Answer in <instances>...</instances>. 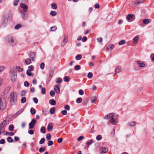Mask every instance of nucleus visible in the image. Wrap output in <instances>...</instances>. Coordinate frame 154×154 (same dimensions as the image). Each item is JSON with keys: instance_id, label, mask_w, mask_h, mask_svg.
Listing matches in <instances>:
<instances>
[{"instance_id": "obj_1", "label": "nucleus", "mask_w": 154, "mask_h": 154, "mask_svg": "<svg viewBox=\"0 0 154 154\" xmlns=\"http://www.w3.org/2000/svg\"><path fill=\"white\" fill-rule=\"evenodd\" d=\"M10 101L12 102L13 103V104H14L17 102V95L16 94L13 92L10 94Z\"/></svg>"}, {"instance_id": "obj_2", "label": "nucleus", "mask_w": 154, "mask_h": 154, "mask_svg": "<svg viewBox=\"0 0 154 154\" xmlns=\"http://www.w3.org/2000/svg\"><path fill=\"white\" fill-rule=\"evenodd\" d=\"M19 12L21 14V17L24 20L27 19L28 17V14L26 13L27 11L22 10H20Z\"/></svg>"}, {"instance_id": "obj_3", "label": "nucleus", "mask_w": 154, "mask_h": 154, "mask_svg": "<svg viewBox=\"0 0 154 154\" xmlns=\"http://www.w3.org/2000/svg\"><path fill=\"white\" fill-rule=\"evenodd\" d=\"M36 121L35 119H32L31 122L29 124V129H32L33 128L36 123Z\"/></svg>"}, {"instance_id": "obj_4", "label": "nucleus", "mask_w": 154, "mask_h": 154, "mask_svg": "<svg viewBox=\"0 0 154 154\" xmlns=\"http://www.w3.org/2000/svg\"><path fill=\"white\" fill-rule=\"evenodd\" d=\"M8 41L9 44L12 45H16V41H15L14 38L12 37H9L8 39Z\"/></svg>"}, {"instance_id": "obj_5", "label": "nucleus", "mask_w": 154, "mask_h": 154, "mask_svg": "<svg viewBox=\"0 0 154 154\" xmlns=\"http://www.w3.org/2000/svg\"><path fill=\"white\" fill-rule=\"evenodd\" d=\"M114 115V113H111L104 116L103 118L105 119H108L113 116Z\"/></svg>"}, {"instance_id": "obj_6", "label": "nucleus", "mask_w": 154, "mask_h": 154, "mask_svg": "<svg viewBox=\"0 0 154 154\" xmlns=\"http://www.w3.org/2000/svg\"><path fill=\"white\" fill-rule=\"evenodd\" d=\"M6 17L4 19V21L2 23V25L4 26V27L6 26L9 18V15H6Z\"/></svg>"}, {"instance_id": "obj_7", "label": "nucleus", "mask_w": 154, "mask_h": 154, "mask_svg": "<svg viewBox=\"0 0 154 154\" xmlns=\"http://www.w3.org/2000/svg\"><path fill=\"white\" fill-rule=\"evenodd\" d=\"M109 122L113 125H116L118 123V120L117 119H114V118H112L109 120Z\"/></svg>"}, {"instance_id": "obj_8", "label": "nucleus", "mask_w": 154, "mask_h": 154, "mask_svg": "<svg viewBox=\"0 0 154 154\" xmlns=\"http://www.w3.org/2000/svg\"><path fill=\"white\" fill-rule=\"evenodd\" d=\"M134 16V14H129L126 17V19L129 22L132 21L133 20H131Z\"/></svg>"}, {"instance_id": "obj_9", "label": "nucleus", "mask_w": 154, "mask_h": 154, "mask_svg": "<svg viewBox=\"0 0 154 154\" xmlns=\"http://www.w3.org/2000/svg\"><path fill=\"white\" fill-rule=\"evenodd\" d=\"M53 129V125L51 122H50L48 126L47 129L48 131H51Z\"/></svg>"}, {"instance_id": "obj_10", "label": "nucleus", "mask_w": 154, "mask_h": 154, "mask_svg": "<svg viewBox=\"0 0 154 154\" xmlns=\"http://www.w3.org/2000/svg\"><path fill=\"white\" fill-rule=\"evenodd\" d=\"M10 75L11 76H17V71L15 69H11L10 70Z\"/></svg>"}, {"instance_id": "obj_11", "label": "nucleus", "mask_w": 154, "mask_h": 154, "mask_svg": "<svg viewBox=\"0 0 154 154\" xmlns=\"http://www.w3.org/2000/svg\"><path fill=\"white\" fill-rule=\"evenodd\" d=\"M23 111V109H20L19 110L17 111L14 115L13 117L15 118L16 117L18 116L21 113H22Z\"/></svg>"}, {"instance_id": "obj_12", "label": "nucleus", "mask_w": 154, "mask_h": 154, "mask_svg": "<svg viewBox=\"0 0 154 154\" xmlns=\"http://www.w3.org/2000/svg\"><path fill=\"white\" fill-rule=\"evenodd\" d=\"M137 63L139 65V67L140 68L143 67L145 66V64L143 63L140 61H137Z\"/></svg>"}, {"instance_id": "obj_13", "label": "nucleus", "mask_w": 154, "mask_h": 154, "mask_svg": "<svg viewBox=\"0 0 154 154\" xmlns=\"http://www.w3.org/2000/svg\"><path fill=\"white\" fill-rule=\"evenodd\" d=\"M144 1V0H137L134 2V5H137L138 4L143 3Z\"/></svg>"}, {"instance_id": "obj_14", "label": "nucleus", "mask_w": 154, "mask_h": 154, "mask_svg": "<svg viewBox=\"0 0 154 154\" xmlns=\"http://www.w3.org/2000/svg\"><path fill=\"white\" fill-rule=\"evenodd\" d=\"M20 5L21 7L23 9L25 10H27L28 9V6L24 4L21 3L20 4Z\"/></svg>"}, {"instance_id": "obj_15", "label": "nucleus", "mask_w": 154, "mask_h": 154, "mask_svg": "<svg viewBox=\"0 0 154 154\" xmlns=\"http://www.w3.org/2000/svg\"><path fill=\"white\" fill-rule=\"evenodd\" d=\"M7 121L6 119L4 120L0 124V125L4 127H5L8 124V123H7Z\"/></svg>"}, {"instance_id": "obj_16", "label": "nucleus", "mask_w": 154, "mask_h": 154, "mask_svg": "<svg viewBox=\"0 0 154 154\" xmlns=\"http://www.w3.org/2000/svg\"><path fill=\"white\" fill-rule=\"evenodd\" d=\"M138 35L135 37L133 39V43L134 44H136L137 43L138 41L139 40Z\"/></svg>"}, {"instance_id": "obj_17", "label": "nucleus", "mask_w": 154, "mask_h": 154, "mask_svg": "<svg viewBox=\"0 0 154 154\" xmlns=\"http://www.w3.org/2000/svg\"><path fill=\"white\" fill-rule=\"evenodd\" d=\"M54 90L57 93H59L60 92V88L58 85H56L54 88Z\"/></svg>"}, {"instance_id": "obj_18", "label": "nucleus", "mask_w": 154, "mask_h": 154, "mask_svg": "<svg viewBox=\"0 0 154 154\" xmlns=\"http://www.w3.org/2000/svg\"><path fill=\"white\" fill-rule=\"evenodd\" d=\"M49 103L51 105L54 106L56 104V101L54 99H51L49 100Z\"/></svg>"}, {"instance_id": "obj_19", "label": "nucleus", "mask_w": 154, "mask_h": 154, "mask_svg": "<svg viewBox=\"0 0 154 154\" xmlns=\"http://www.w3.org/2000/svg\"><path fill=\"white\" fill-rule=\"evenodd\" d=\"M54 70V69H50V72L49 75V77H50V79L52 77Z\"/></svg>"}, {"instance_id": "obj_20", "label": "nucleus", "mask_w": 154, "mask_h": 154, "mask_svg": "<svg viewBox=\"0 0 154 154\" xmlns=\"http://www.w3.org/2000/svg\"><path fill=\"white\" fill-rule=\"evenodd\" d=\"M10 76L11 78V81L13 82H14L15 81L16 79H17V76H16V75H15V76H14V75H13V76L10 75Z\"/></svg>"}, {"instance_id": "obj_21", "label": "nucleus", "mask_w": 154, "mask_h": 154, "mask_svg": "<svg viewBox=\"0 0 154 154\" xmlns=\"http://www.w3.org/2000/svg\"><path fill=\"white\" fill-rule=\"evenodd\" d=\"M150 23L149 19H145L143 20V23L145 24L146 25Z\"/></svg>"}, {"instance_id": "obj_22", "label": "nucleus", "mask_w": 154, "mask_h": 154, "mask_svg": "<svg viewBox=\"0 0 154 154\" xmlns=\"http://www.w3.org/2000/svg\"><path fill=\"white\" fill-rule=\"evenodd\" d=\"M121 67L119 66H118L115 70V73H119L121 71Z\"/></svg>"}, {"instance_id": "obj_23", "label": "nucleus", "mask_w": 154, "mask_h": 154, "mask_svg": "<svg viewBox=\"0 0 154 154\" xmlns=\"http://www.w3.org/2000/svg\"><path fill=\"white\" fill-rule=\"evenodd\" d=\"M108 150V149L107 147H103L102 149V152L103 153H105L107 152Z\"/></svg>"}, {"instance_id": "obj_24", "label": "nucleus", "mask_w": 154, "mask_h": 154, "mask_svg": "<svg viewBox=\"0 0 154 154\" xmlns=\"http://www.w3.org/2000/svg\"><path fill=\"white\" fill-rule=\"evenodd\" d=\"M7 141L9 143H12L15 141L13 140L12 138L10 137H9L7 138Z\"/></svg>"}, {"instance_id": "obj_25", "label": "nucleus", "mask_w": 154, "mask_h": 154, "mask_svg": "<svg viewBox=\"0 0 154 154\" xmlns=\"http://www.w3.org/2000/svg\"><path fill=\"white\" fill-rule=\"evenodd\" d=\"M63 80L65 82H68L70 80V78L68 76H65L63 78Z\"/></svg>"}, {"instance_id": "obj_26", "label": "nucleus", "mask_w": 154, "mask_h": 154, "mask_svg": "<svg viewBox=\"0 0 154 154\" xmlns=\"http://www.w3.org/2000/svg\"><path fill=\"white\" fill-rule=\"evenodd\" d=\"M28 69L27 71L31 72L33 71L34 69V67L33 65H31L28 66Z\"/></svg>"}, {"instance_id": "obj_27", "label": "nucleus", "mask_w": 154, "mask_h": 154, "mask_svg": "<svg viewBox=\"0 0 154 154\" xmlns=\"http://www.w3.org/2000/svg\"><path fill=\"white\" fill-rule=\"evenodd\" d=\"M30 112L32 115H34L35 114L36 111L34 108H32L30 109Z\"/></svg>"}, {"instance_id": "obj_28", "label": "nucleus", "mask_w": 154, "mask_h": 154, "mask_svg": "<svg viewBox=\"0 0 154 154\" xmlns=\"http://www.w3.org/2000/svg\"><path fill=\"white\" fill-rule=\"evenodd\" d=\"M56 109L54 107H52L50 109V113L52 114L54 113Z\"/></svg>"}, {"instance_id": "obj_29", "label": "nucleus", "mask_w": 154, "mask_h": 154, "mask_svg": "<svg viewBox=\"0 0 154 154\" xmlns=\"http://www.w3.org/2000/svg\"><path fill=\"white\" fill-rule=\"evenodd\" d=\"M26 74L29 76L32 77L34 76V74L33 73H32L31 72L26 71Z\"/></svg>"}, {"instance_id": "obj_30", "label": "nucleus", "mask_w": 154, "mask_h": 154, "mask_svg": "<svg viewBox=\"0 0 154 154\" xmlns=\"http://www.w3.org/2000/svg\"><path fill=\"white\" fill-rule=\"evenodd\" d=\"M46 148L45 147H41L39 149V151L40 153L43 152L45 150H46Z\"/></svg>"}, {"instance_id": "obj_31", "label": "nucleus", "mask_w": 154, "mask_h": 154, "mask_svg": "<svg viewBox=\"0 0 154 154\" xmlns=\"http://www.w3.org/2000/svg\"><path fill=\"white\" fill-rule=\"evenodd\" d=\"M128 124L131 127H133L136 125V122H131L129 123Z\"/></svg>"}, {"instance_id": "obj_32", "label": "nucleus", "mask_w": 154, "mask_h": 154, "mask_svg": "<svg viewBox=\"0 0 154 154\" xmlns=\"http://www.w3.org/2000/svg\"><path fill=\"white\" fill-rule=\"evenodd\" d=\"M67 38H65L61 42V45H64L67 42Z\"/></svg>"}, {"instance_id": "obj_33", "label": "nucleus", "mask_w": 154, "mask_h": 154, "mask_svg": "<svg viewBox=\"0 0 154 154\" xmlns=\"http://www.w3.org/2000/svg\"><path fill=\"white\" fill-rule=\"evenodd\" d=\"M14 128V125H10L9 126L8 129L9 131H13Z\"/></svg>"}, {"instance_id": "obj_34", "label": "nucleus", "mask_w": 154, "mask_h": 154, "mask_svg": "<svg viewBox=\"0 0 154 154\" xmlns=\"http://www.w3.org/2000/svg\"><path fill=\"white\" fill-rule=\"evenodd\" d=\"M45 138H42L41 140H40L39 142V143L40 144H43L45 143Z\"/></svg>"}, {"instance_id": "obj_35", "label": "nucleus", "mask_w": 154, "mask_h": 154, "mask_svg": "<svg viewBox=\"0 0 154 154\" xmlns=\"http://www.w3.org/2000/svg\"><path fill=\"white\" fill-rule=\"evenodd\" d=\"M5 133H6L5 134V135H9L11 136H13L14 135V133L12 132H8L7 131H5Z\"/></svg>"}, {"instance_id": "obj_36", "label": "nucleus", "mask_w": 154, "mask_h": 154, "mask_svg": "<svg viewBox=\"0 0 154 154\" xmlns=\"http://www.w3.org/2000/svg\"><path fill=\"white\" fill-rule=\"evenodd\" d=\"M82 55L81 54H77V55L76 56V59L78 60H79L82 58Z\"/></svg>"}, {"instance_id": "obj_37", "label": "nucleus", "mask_w": 154, "mask_h": 154, "mask_svg": "<svg viewBox=\"0 0 154 154\" xmlns=\"http://www.w3.org/2000/svg\"><path fill=\"white\" fill-rule=\"evenodd\" d=\"M88 99L87 98H85L84 100L82 102L83 105L84 106H86L87 105L88 103Z\"/></svg>"}, {"instance_id": "obj_38", "label": "nucleus", "mask_w": 154, "mask_h": 154, "mask_svg": "<svg viewBox=\"0 0 154 154\" xmlns=\"http://www.w3.org/2000/svg\"><path fill=\"white\" fill-rule=\"evenodd\" d=\"M125 40H122L119 42L118 44L119 45H121L125 44Z\"/></svg>"}, {"instance_id": "obj_39", "label": "nucleus", "mask_w": 154, "mask_h": 154, "mask_svg": "<svg viewBox=\"0 0 154 154\" xmlns=\"http://www.w3.org/2000/svg\"><path fill=\"white\" fill-rule=\"evenodd\" d=\"M82 99L81 97H79L76 100V102L77 103H79L82 102Z\"/></svg>"}, {"instance_id": "obj_40", "label": "nucleus", "mask_w": 154, "mask_h": 154, "mask_svg": "<svg viewBox=\"0 0 154 154\" xmlns=\"http://www.w3.org/2000/svg\"><path fill=\"white\" fill-rule=\"evenodd\" d=\"M41 132L43 134H44L45 132V128L44 126H42L40 129Z\"/></svg>"}, {"instance_id": "obj_41", "label": "nucleus", "mask_w": 154, "mask_h": 154, "mask_svg": "<svg viewBox=\"0 0 154 154\" xmlns=\"http://www.w3.org/2000/svg\"><path fill=\"white\" fill-rule=\"evenodd\" d=\"M51 135L50 134H48L46 136V138L47 140H49L51 139Z\"/></svg>"}, {"instance_id": "obj_42", "label": "nucleus", "mask_w": 154, "mask_h": 154, "mask_svg": "<svg viewBox=\"0 0 154 154\" xmlns=\"http://www.w3.org/2000/svg\"><path fill=\"white\" fill-rule=\"evenodd\" d=\"M22 27V25L21 24H18L16 25L14 27V29H18Z\"/></svg>"}, {"instance_id": "obj_43", "label": "nucleus", "mask_w": 154, "mask_h": 154, "mask_svg": "<svg viewBox=\"0 0 154 154\" xmlns=\"http://www.w3.org/2000/svg\"><path fill=\"white\" fill-rule=\"evenodd\" d=\"M50 95L51 97H54L55 95V92L53 90H51L50 92Z\"/></svg>"}, {"instance_id": "obj_44", "label": "nucleus", "mask_w": 154, "mask_h": 154, "mask_svg": "<svg viewBox=\"0 0 154 154\" xmlns=\"http://www.w3.org/2000/svg\"><path fill=\"white\" fill-rule=\"evenodd\" d=\"M25 61L27 64L29 65L31 61L29 58H27L26 60Z\"/></svg>"}, {"instance_id": "obj_45", "label": "nucleus", "mask_w": 154, "mask_h": 154, "mask_svg": "<svg viewBox=\"0 0 154 154\" xmlns=\"http://www.w3.org/2000/svg\"><path fill=\"white\" fill-rule=\"evenodd\" d=\"M26 101V98L25 97H22L21 100V102L22 103H24Z\"/></svg>"}, {"instance_id": "obj_46", "label": "nucleus", "mask_w": 154, "mask_h": 154, "mask_svg": "<svg viewBox=\"0 0 154 154\" xmlns=\"http://www.w3.org/2000/svg\"><path fill=\"white\" fill-rule=\"evenodd\" d=\"M57 12L55 11H51L50 15L52 16H55L57 14Z\"/></svg>"}, {"instance_id": "obj_47", "label": "nucleus", "mask_w": 154, "mask_h": 154, "mask_svg": "<svg viewBox=\"0 0 154 154\" xmlns=\"http://www.w3.org/2000/svg\"><path fill=\"white\" fill-rule=\"evenodd\" d=\"M94 142L93 140L92 139H91L88 141L87 143V144L88 145H89L91 144L92 143Z\"/></svg>"}, {"instance_id": "obj_48", "label": "nucleus", "mask_w": 154, "mask_h": 154, "mask_svg": "<svg viewBox=\"0 0 154 154\" xmlns=\"http://www.w3.org/2000/svg\"><path fill=\"white\" fill-rule=\"evenodd\" d=\"M57 29V28L56 26H54L51 27L50 29L52 31H54L56 30Z\"/></svg>"}, {"instance_id": "obj_49", "label": "nucleus", "mask_w": 154, "mask_h": 154, "mask_svg": "<svg viewBox=\"0 0 154 154\" xmlns=\"http://www.w3.org/2000/svg\"><path fill=\"white\" fill-rule=\"evenodd\" d=\"M64 109L67 110H69L70 109V107L68 105H66L65 106Z\"/></svg>"}, {"instance_id": "obj_50", "label": "nucleus", "mask_w": 154, "mask_h": 154, "mask_svg": "<svg viewBox=\"0 0 154 154\" xmlns=\"http://www.w3.org/2000/svg\"><path fill=\"white\" fill-rule=\"evenodd\" d=\"M16 68L19 72L22 71L23 70V69L21 68L20 66H17Z\"/></svg>"}, {"instance_id": "obj_51", "label": "nucleus", "mask_w": 154, "mask_h": 154, "mask_svg": "<svg viewBox=\"0 0 154 154\" xmlns=\"http://www.w3.org/2000/svg\"><path fill=\"white\" fill-rule=\"evenodd\" d=\"M51 6L53 9H56L57 8V6L56 4L53 3L51 5Z\"/></svg>"}, {"instance_id": "obj_52", "label": "nucleus", "mask_w": 154, "mask_h": 154, "mask_svg": "<svg viewBox=\"0 0 154 154\" xmlns=\"http://www.w3.org/2000/svg\"><path fill=\"white\" fill-rule=\"evenodd\" d=\"M63 81L62 79L60 78H57V79L56 82H58V83H60L62 82Z\"/></svg>"}, {"instance_id": "obj_53", "label": "nucleus", "mask_w": 154, "mask_h": 154, "mask_svg": "<svg viewBox=\"0 0 154 154\" xmlns=\"http://www.w3.org/2000/svg\"><path fill=\"white\" fill-rule=\"evenodd\" d=\"M93 73L91 72H89L88 74V75H87V77L88 78H91L93 76Z\"/></svg>"}, {"instance_id": "obj_54", "label": "nucleus", "mask_w": 154, "mask_h": 154, "mask_svg": "<svg viewBox=\"0 0 154 154\" xmlns=\"http://www.w3.org/2000/svg\"><path fill=\"white\" fill-rule=\"evenodd\" d=\"M54 142L53 141L49 140L48 142V146L52 145L53 144Z\"/></svg>"}, {"instance_id": "obj_55", "label": "nucleus", "mask_w": 154, "mask_h": 154, "mask_svg": "<svg viewBox=\"0 0 154 154\" xmlns=\"http://www.w3.org/2000/svg\"><path fill=\"white\" fill-rule=\"evenodd\" d=\"M102 138V137L100 135H98L96 137V139L98 141L100 140Z\"/></svg>"}, {"instance_id": "obj_56", "label": "nucleus", "mask_w": 154, "mask_h": 154, "mask_svg": "<svg viewBox=\"0 0 154 154\" xmlns=\"http://www.w3.org/2000/svg\"><path fill=\"white\" fill-rule=\"evenodd\" d=\"M45 66V64L44 63L42 62L40 64V68L42 69H43L44 68Z\"/></svg>"}, {"instance_id": "obj_57", "label": "nucleus", "mask_w": 154, "mask_h": 154, "mask_svg": "<svg viewBox=\"0 0 154 154\" xmlns=\"http://www.w3.org/2000/svg\"><path fill=\"white\" fill-rule=\"evenodd\" d=\"M19 2V0H14L13 2V4L15 6H17L18 5V3Z\"/></svg>"}, {"instance_id": "obj_58", "label": "nucleus", "mask_w": 154, "mask_h": 154, "mask_svg": "<svg viewBox=\"0 0 154 154\" xmlns=\"http://www.w3.org/2000/svg\"><path fill=\"white\" fill-rule=\"evenodd\" d=\"M79 94L81 95H82L84 94V92L82 89H80L79 91Z\"/></svg>"}, {"instance_id": "obj_59", "label": "nucleus", "mask_w": 154, "mask_h": 154, "mask_svg": "<svg viewBox=\"0 0 154 154\" xmlns=\"http://www.w3.org/2000/svg\"><path fill=\"white\" fill-rule=\"evenodd\" d=\"M45 88H43L41 89V93L43 94H44L45 93Z\"/></svg>"}, {"instance_id": "obj_60", "label": "nucleus", "mask_w": 154, "mask_h": 154, "mask_svg": "<svg viewBox=\"0 0 154 154\" xmlns=\"http://www.w3.org/2000/svg\"><path fill=\"white\" fill-rule=\"evenodd\" d=\"M0 130L2 131V132L3 133L4 132L5 130V127L2 126L0 125Z\"/></svg>"}, {"instance_id": "obj_61", "label": "nucleus", "mask_w": 154, "mask_h": 154, "mask_svg": "<svg viewBox=\"0 0 154 154\" xmlns=\"http://www.w3.org/2000/svg\"><path fill=\"white\" fill-rule=\"evenodd\" d=\"M81 68V67L79 65H76L74 67V69L75 70H78Z\"/></svg>"}, {"instance_id": "obj_62", "label": "nucleus", "mask_w": 154, "mask_h": 154, "mask_svg": "<svg viewBox=\"0 0 154 154\" xmlns=\"http://www.w3.org/2000/svg\"><path fill=\"white\" fill-rule=\"evenodd\" d=\"M28 133L30 135H32L34 133V131L33 130L30 129L28 131Z\"/></svg>"}, {"instance_id": "obj_63", "label": "nucleus", "mask_w": 154, "mask_h": 154, "mask_svg": "<svg viewBox=\"0 0 154 154\" xmlns=\"http://www.w3.org/2000/svg\"><path fill=\"white\" fill-rule=\"evenodd\" d=\"M94 7L95 9H98L100 8L99 4L98 3H96L94 5Z\"/></svg>"}, {"instance_id": "obj_64", "label": "nucleus", "mask_w": 154, "mask_h": 154, "mask_svg": "<svg viewBox=\"0 0 154 154\" xmlns=\"http://www.w3.org/2000/svg\"><path fill=\"white\" fill-rule=\"evenodd\" d=\"M33 100L34 102V103L35 104H36L38 103V100L37 98L36 97H34L33 98Z\"/></svg>"}]
</instances>
